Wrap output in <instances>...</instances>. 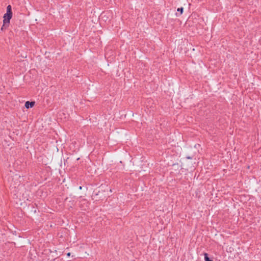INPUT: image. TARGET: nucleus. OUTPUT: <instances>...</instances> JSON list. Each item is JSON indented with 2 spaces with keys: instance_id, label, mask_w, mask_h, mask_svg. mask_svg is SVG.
Masks as SVG:
<instances>
[{
  "instance_id": "nucleus-9",
  "label": "nucleus",
  "mask_w": 261,
  "mask_h": 261,
  "mask_svg": "<svg viewBox=\"0 0 261 261\" xmlns=\"http://www.w3.org/2000/svg\"><path fill=\"white\" fill-rule=\"evenodd\" d=\"M70 255V253H67V255H68V256H69Z\"/></svg>"
},
{
  "instance_id": "nucleus-7",
  "label": "nucleus",
  "mask_w": 261,
  "mask_h": 261,
  "mask_svg": "<svg viewBox=\"0 0 261 261\" xmlns=\"http://www.w3.org/2000/svg\"><path fill=\"white\" fill-rule=\"evenodd\" d=\"M186 158L187 159H192V157L190 156H187Z\"/></svg>"
},
{
  "instance_id": "nucleus-6",
  "label": "nucleus",
  "mask_w": 261,
  "mask_h": 261,
  "mask_svg": "<svg viewBox=\"0 0 261 261\" xmlns=\"http://www.w3.org/2000/svg\"><path fill=\"white\" fill-rule=\"evenodd\" d=\"M9 24L6 23V25L4 26V23H3V25H2V27L1 28V30L4 31V30H6L9 27Z\"/></svg>"
},
{
  "instance_id": "nucleus-1",
  "label": "nucleus",
  "mask_w": 261,
  "mask_h": 261,
  "mask_svg": "<svg viewBox=\"0 0 261 261\" xmlns=\"http://www.w3.org/2000/svg\"><path fill=\"white\" fill-rule=\"evenodd\" d=\"M13 16V13L6 12L3 16V23L4 26L6 25V23L10 24L11 19Z\"/></svg>"
},
{
  "instance_id": "nucleus-2",
  "label": "nucleus",
  "mask_w": 261,
  "mask_h": 261,
  "mask_svg": "<svg viewBox=\"0 0 261 261\" xmlns=\"http://www.w3.org/2000/svg\"><path fill=\"white\" fill-rule=\"evenodd\" d=\"M35 104V101H27L25 102L24 106L27 109H30V108H33Z\"/></svg>"
},
{
  "instance_id": "nucleus-8",
  "label": "nucleus",
  "mask_w": 261,
  "mask_h": 261,
  "mask_svg": "<svg viewBox=\"0 0 261 261\" xmlns=\"http://www.w3.org/2000/svg\"><path fill=\"white\" fill-rule=\"evenodd\" d=\"M82 188H83L82 186H80L79 189V190H82Z\"/></svg>"
},
{
  "instance_id": "nucleus-5",
  "label": "nucleus",
  "mask_w": 261,
  "mask_h": 261,
  "mask_svg": "<svg viewBox=\"0 0 261 261\" xmlns=\"http://www.w3.org/2000/svg\"><path fill=\"white\" fill-rule=\"evenodd\" d=\"M9 12V13H12V7H11V6L9 5L7 7V12Z\"/></svg>"
},
{
  "instance_id": "nucleus-3",
  "label": "nucleus",
  "mask_w": 261,
  "mask_h": 261,
  "mask_svg": "<svg viewBox=\"0 0 261 261\" xmlns=\"http://www.w3.org/2000/svg\"><path fill=\"white\" fill-rule=\"evenodd\" d=\"M203 255L205 261H213V259L209 257L208 253L204 252Z\"/></svg>"
},
{
  "instance_id": "nucleus-4",
  "label": "nucleus",
  "mask_w": 261,
  "mask_h": 261,
  "mask_svg": "<svg viewBox=\"0 0 261 261\" xmlns=\"http://www.w3.org/2000/svg\"><path fill=\"white\" fill-rule=\"evenodd\" d=\"M177 11L179 12V14L176 13V15L177 16H178L182 14V13L184 12V8L182 7L178 8H177Z\"/></svg>"
}]
</instances>
